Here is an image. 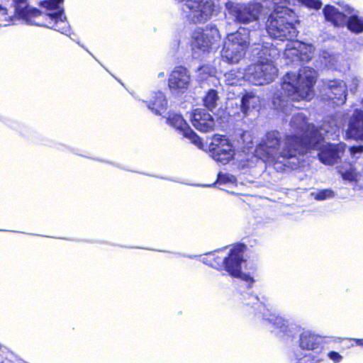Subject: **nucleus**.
<instances>
[{
	"instance_id": "nucleus-4",
	"label": "nucleus",
	"mask_w": 363,
	"mask_h": 363,
	"mask_svg": "<svg viewBox=\"0 0 363 363\" xmlns=\"http://www.w3.org/2000/svg\"><path fill=\"white\" fill-rule=\"evenodd\" d=\"M318 1L320 2V6L317 8L307 6L302 0H291L276 5L274 2H271V10L273 9V12L269 15L266 23V30L269 36L282 41L285 40L291 41L297 36L298 30L296 24L299 21L295 12L287 5L295 4L297 1L308 8L318 10L322 6V2L320 0Z\"/></svg>"
},
{
	"instance_id": "nucleus-22",
	"label": "nucleus",
	"mask_w": 363,
	"mask_h": 363,
	"mask_svg": "<svg viewBox=\"0 0 363 363\" xmlns=\"http://www.w3.org/2000/svg\"><path fill=\"white\" fill-rule=\"evenodd\" d=\"M240 110L245 116H247L252 110L259 107V97L253 92L245 93L241 99Z\"/></svg>"
},
{
	"instance_id": "nucleus-2",
	"label": "nucleus",
	"mask_w": 363,
	"mask_h": 363,
	"mask_svg": "<svg viewBox=\"0 0 363 363\" xmlns=\"http://www.w3.org/2000/svg\"><path fill=\"white\" fill-rule=\"evenodd\" d=\"M11 0H0V21L4 26H7L13 21L16 15L30 25L44 26L53 29L62 34L70 36V29L63 9L60 4L63 0H45L40 2V6L50 11L43 13L35 8L30 7L28 0H12L10 9L7 8Z\"/></svg>"
},
{
	"instance_id": "nucleus-3",
	"label": "nucleus",
	"mask_w": 363,
	"mask_h": 363,
	"mask_svg": "<svg viewBox=\"0 0 363 363\" xmlns=\"http://www.w3.org/2000/svg\"><path fill=\"white\" fill-rule=\"evenodd\" d=\"M315 78V70L308 67L300 69L298 74L287 73L283 77L280 90L273 96L274 108L286 115L291 114L294 108L291 101L311 100L313 97Z\"/></svg>"
},
{
	"instance_id": "nucleus-33",
	"label": "nucleus",
	"mask_w": 363,
	"mask_h": 363,
	"mask_svg": "<svg viewBox=\"0 0 363 363\" xmlns=\"http://www.w3.org/2000/svg\"><path fill=\"white\" fill-rule=\"evenodd\" d=\"M358 80L357 79H353L352 84L350 86V89L352 92H354L357 87Z\"/></svg>"
},
{
	"instance_id": "nucleus-12",
	"label": "nucleus",
	"mask_w": 363,
	"mask_h": 363,
	"mask_svg": "<svg viewBox=\"0 0 363 363\" xmlns=\"http://www.w3.org/2000/svg\"><path fill=\"white\" fill-rule=\"evenodd\" d=\"M313 46L301 41H293L286 45L284 55L291 59V62L310 60L313 53Z\"/></svg>"
},
{
	"instance_id": "nucleus-11",
	"label": "nucleus",
	"mask_w": 363,
	"mask_h": 363,
	"mask_svg": "<svg viewBox=\"0 0 363 363\" xmlns=\"http://www.w3.org/2000/svg\"><path fill=\"white\" fill-rule=\"evenodd\" d=\"M260 33L257 30L250 32L245 28H240L236 32L228 34L224 42L245 50L250 45H258V48H261V42H262V44L266 43L261 39L259 40L257 39V37L260 36Z\"/></svg>"
},
{
	"instance_id": "nucleus-30",
	"label": "nucleus",
	"mask_w": 363,
	"mask_h": 363,
	"mask_svg": "<svg viewBox=\"0 0 363 363\" xmlns=\"http://www.w3.org/2000/svg\"><path fill=\"white\" fill-rule=\"evenodd\" d=\"M328 357L335 363H338L342 359V357L336 352H330L328 354Z\"/></svg>"
},
{
	"instance_id": "nucleus-7",
	"label": "nucleus",
	"mask_w": 363,
	"mask_h": 363,
	"mask_svg": "<svg viewBox=\"0 0 363 363\" xmlns=\"http://www.w3.org/2000/svg\"><path fill=\"white\" fill-rule=\"evenodd\" d=\"M220 34L217 27L208 24L194 29L191 35L192 57L203 59L219 45Z\"/></svg>"
},
{
	"instance_id": "nucleus-5",
	"label": "nucleus",
	"mask_w": 363,
	"mask_h": 363,
	"mask_svg": "<svg viewBox=\"0 0 363 363\" xmlns=\"http://www.w3.org/2000/svg\"><path fill=\"white\" fill-rule=\"evenodd\" d=\"M245 249L246 247L244 245H237L228 252H225L226 249L211 252L206 254L202 262L218 270H225L233 277L240 278L246 282L247 288H250L255 281L254 279L250 275L241 272Z\"/></svg>"
},
{
	"instance_id": "nucleus-20",
	"label": "nucleus",
	"mask_w": 363,
	"mask_h": 363,
	"mask_svg": "<svg viewBox=\"0 0 363 363\" xmlns=\"http://www.w3.org/2000/svg\"><path fill=\"white\" fill-rule=\"evenodd\" d=\"M322 342V337L311 331H303L300 335L299 345L303 350L320 351Z\"/></svg>"
},
{
	"instance_id": "nucleus-15",
	"label": "nucleus",
	"mask_w": 363,
	"mask_h": 363,
	"mask_svg": "<svg viewBox=\"0 0 363 363\" xmlns=\"http://www.w3.org/2000/svg\"><path fill=\"white\" fill-rule=\"evenodd\" d=\"M324 17L328 22L333 23L335 26H343L346 23L347 16L352 14L353 9L348 6L339 8L331 5H326L323 10Z\"/></svg>"
},
{
	"instance_id": "nucleus-19",
	"label": "nucleus",
	"mask_w": 363,
	"mask_h": 363,
	"mask_svg": "<svg viewBox=\"0 0 363 363\" xmlns=\"http://www.w3.org/2000/svg\"><path fill=\"white\" fill-rule=\"evenodd\" d=\"M147 108L156 115H162L167 108V99L161 91H153L150 99L146 101Z\"/></svg>"
},
{
	"instance_id": "nucleus-21",
	"label": "nucleus",
	"mask_w": 363,
	"mask_h": 363,
	"mask_svg": "<svg viewBox=\"0 0 363 363\" xmlns=\"http://www.w3.org/2000/svg\"><path fill=\"white\" fill-rule=\"evenodd\" d=\"M245 55V50H242V48H237L225 42L223 43V47L221 50V57L222 60L227 63H238Z\"/></svg>"
},
{
	"instance_id": "nucleus-9",
	"label": "nucleus",
	"mask_w": 363,
	"mask_h": 363,
	"mask_svg": "<svg viewBox=\"0 0 363 363\" xmlns=\"http://www.w3.org/2000/svg\"><path fill=\"white\" fill-rule=\"evenodd\" d=\"M247 298L244 296L245 304L254 305L257 304V310L258 313L262 315L264 321L271 324L274 329L277 330V333H282L281 335L292 336V330L295 329L294 325H289L288 322L282 317L277 315L274 312L269 309L265 304L259 303V298L257 296L253 294H247Z\"/></svg>"
},
{
	"instance_id": "nucleus-25",
	"label": "nucleus",
	"mask_w": 363,
	"mask_h": 363,
	"mask_svg": "<svg viewBox=\"0 0 363 363\" xmlns=\"http://www.w3.org/2000/svg\"><path fill=\"white\" fill-rule=\"evenodd\" d=\"M219 97L217 91L210 89L203 98V105L210 111L213 110L218 105Z\"/></svg>"
},
{
	"instance_id": "nucleus-16",
	"label": "nucleus",
	"mask_w": 363,
	"mask_h": 363,
	"mask_svg": "<svg viewBox=\"0 0 363 363\" xmlns=\"http://www.w3.org/2000/svg\"><path fill=\"white\" fill-rule=\"evenodd\" d=\"M167 121L169 124L182 133L184 137L190 139L193 143L196 145L201 143V138L191 130L180 114L173 112L169 113Z\"/></svg>"
},
{
	"instance_id": "nucleus-23",
	"label": "nucleus",
	"mask_w": 363,
	"mask_h": 363,
	"mask_svg": "<svg viewBox=\"0 0 363 363\" xmlns=\"http://www.w3.org/2000/svg\"><path fill=\"white\" fill-rule=\"evenodd\" d=\"M225 82L228 85H241L242 82L245 81V69H231L224 75Z\"/></svg>"
},
{
	"instance_id": "nucleus-1",
	"label": "nucleus",
	"mask_w": 363,
	"mask_h": 363,
	"mask_svg": "<svg viewBox=\"0 0 363 363\" xmlns=\"http://www.w3.org/2000/svg\"><path fill=\"white\" fill-rule=\"evenodd\" d=\"M296 132L294 135L282 137L276 130L268 132L256 147L255 155L277 172L298 168L303 161V155L309 149H317L320 161L328 165L337 162L344 151L343 144H321L325 137L334 139L342 125L337 116L327 117L319 128L306 122L302 113L294 114L290 122Z\"/></svg>"
},
{
	"instance_id": "nucleus-17",
	"label": "nucleus",
	"mask_w": 363,
	"mask_h": 363,
	"mask_svg": "<svg viewBox=\"0 0 363 363\" xmlns=\"http://www.w3.org/2000/svg\"><path fill=\"white\" fill-rule=\"evenodd\" d=\"M327 89L328 96L330 100L337 106L345 104L346 101L347 85L341 80H330Z\"/></svg>"
},
{
	"instance_id": "nucleus-35",
	"label": "nucleus",
	"mask_w": 363,
	"mask_h": 363,
	"mask_svg": "<svg viewBox=\"0 0 363 363\" xmlns=\"http://www.w3.org/2000/svg\"><path fill=\"white\" fill-rule=\"evenodd\" d=\"M164 72H160V73L158 74V76H157V77H158V78H162V77H164Z\"/></svg>"
},
{
	"instance_id": "nucleus-31",
	"label": "nucleus",
	"mask_w": 363,
	"mask_h": 363,
	"mask_svg": "<svg viewBox=\"0 0 363 363\" xmlns=\"http://www.w3.org/2000/svg\"><path fill=\"white\" fill-rule=\"evenodd\" d=\"M13 354L11 352H8L6 354V361L4 359L2 354L0 353V363H13L11 361V358L13 357Z\"/></svg>"
},
{
	"instance_id": "nucleus-32",
	"label": "nucleus",
	"mask_w": 363,
	"mask_h": 363,
	"mask_svg": "<svg viewBox=\"0 0 363 363\" xmlns=\"http://www.w3.org/2000/svg\"><path fill=\"white\" fill-rule=\"evenodd\" d=\"M352 153L363 152V145L354 146L351 147Z\"/></svg>"
},
{
	"instance_id": "nucleus-29",
	"label": "nucleus",
	"mask_w": 363,
	"mask_h": 363,
	"mask_svg": "<svg viewBox=\"0 0 363 363\" xmlns=\"http://www.w3.org/2000/svg\"><path fill=\"white\" fill-rule=\"evenodd\" d=\"M298 363H318L320 362V358L315 357L312 353L306 354L302 357H297Z\"/></svg>"
},
{
	"instance_id": "nucleus-10",
	"label": "nucleus",
	"mask_w": 363,
	"mask_h": 363,
	"mask_svg": "<svg viewBox=\"0 0 363 363\" xmlns=\"http://www.w3.org/2000/svg\"><path fill=\"white\" fill-rule=\"evenodd\" d=\"M209 152L213 160L227 164L234 158L235 150L232 143L224 135H214L209 145Z\"/></svg>"
},
{
	"instance_id": "nucleus-26",
	"label": "nucleus",
	"mask_w": 363,
	"mask_h": 363,
	"mask_svg": "<svg viewBox=\"0 0 363 363\" xmlns=\"http://www.w3.org/2000/svg\"><path fill=\"white\" fill-rule=\"evenodd\" d=\"M347 168L344 169L341 167L339 169V173L341 174L342 178L344 180H347L349 182H353L357 179V174L354 167H352L350 164L347 165Z\"/></svg>"
},
{
	"instance_id": "nucleus-18",
	"label": "nucleus",
	"mask_w": 363,
	"mask_h": 363,
	"mask_svg": "<svg viewBox=\"0 0 363 363\" xmlns=\"http://www.w3.org/2000/svg\"><path fill=\"white\" fill-rule=\"evenodd\" d=\"M346 137L356 140H363V111H354L349 122Z\"/></svg>"
},
{
	"instance_id": "nucleus-6",
	"label": "nucleus",
	"mask_w": 363,
	"mask_h": 363,
	"mask_svg": "<svg viewBox=\"0 0 363 363\" xmlns=\"http://www.w3.org/2000/svg\"><path fill=\"white\" fill-rule=\"evenodd\" d=\"M256 53L260 60L245 68V81L255 85H264L272 82L277 75L278 69L272 59L279 55L277 49L269 43L257 48Z\"/></svg>"
},
{
	"instance_id": "nucleus-24",
	"label": "nucleus",
	"mask_w": 363,
	"mask_h": 363,
	"mask_svg": "<svg viewBox=\"0 0 363 363\" xmlns=\"http://www.w3.org/2000/svg\"><path fill=\"white\" fill-rule=\"evenodd\" d=\"M350 15V16H347L345 23L347 28L355 33L363 32V18L352 13Z\"/></svg>"
},
{
	"instance_id": "nucleus-14",
	"label": "nucleus",
	"mask_w": 363,
	"mask_h": 363,
	"mask_svg": "<svg viewBox=\"0 0 363 363\" xmlns=\"http://www.w3.org/2000/svg\"><path fill=\"white\" fill-rule=\"evenodd\" d=\"M193 126L199 131L208 133L214 130L216 122L213 117L204 108H196L191 114Z\"/></svg>"
},
{
	"instance_id": "nucleus-8",
	"label": "nucleus",
	"mask_w": 363,
	"mask_h": 363,
	"mask_svg": "<svg viewBox=\"0 0 363 363\" xmlns=\"http://www.w3.org/2000/svg\"><path fill=\"white\" fill-rule=\"evenodd\" d=\"M180 9L184 17L194 23H205L220 10L216 0H186Z\"/></svg>"
},
{
	"instance_id": "nucleus-34",
	"label": "nucleus",
	"mask_w": 363,
	"mask_h": 363,
	"mask_svg": "<svg viewBox=\"0 0 363 363\" xmlns=\"http://www.w3.org/2000/svg\"><path fill=\"white\" fill-rule=\"evenodd\" d=\"M357 345L363 346V339H354Z\"/></svg>"
},
{
	"instance_id": "nucleus-13",
	"label": "nucleus",
	"mask_w": 363,
	"mask_h": 363,
	"mask_svg": "<svg viewBox=\"0 0 363 363\" xmlns=\"http://www.w3.org/2000/svg\"><path fill=\"white\" fill-rule=\"evenodd\" d=\"M191 82L190 74L184 67H177L172 72L168 80L170 91L174 94L184 93L187 90Z\"/></svg>"
},
{
	"instance_id": "nucleus-27",
	"label": "nucleus",
	"mask_w": 363,
	"mask_h": 363,
	"mask_svg": "<svg viewBox=\"0 0 363 363\" xmlns=\"http://www.w3.org/2000/svg\"><path fill=\"white\" fill-rule=\"evenodd\" d=\"M314 199L318 201H323L334 197L335 193L332 189H327L312 193Z\"/></svg>"
},
{
	"instance_id": "nucleus-28",
	"label": "nucleus",
	"mask_w": 363,
	"mask_h": 363,
	"mask_svg": "<svg viewBox=\"0 0 363 363\" xmlns=\"http://www.w3.org/2000/svg\"><path fill=\"white\" fill-rule=\"evenodd\" d=\"M217 182L218 184H235L236 178L233 174L220 172L218 174Z\"/></svg>"
}]
</instances>
